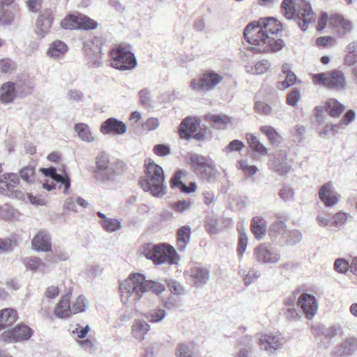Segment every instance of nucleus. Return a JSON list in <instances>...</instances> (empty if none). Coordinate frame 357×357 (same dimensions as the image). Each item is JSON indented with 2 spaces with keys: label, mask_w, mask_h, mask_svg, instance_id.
I'll use <instances>...</instances> for the list:
<instances>
[{
  "label": "nucleus",
  "mask_w": 357,
  "mask_h": 357,
  "mask_svg": "<svg viewBox=\"0 0 357 357\" xmlns=\"http://www.w3.org/2000/svg\"><path fill=\"white\" fill-rule=\"evenodd\" d=\"M117 176L115 167L110 162L109 155L105 152L98 153L94 170L96 180L100 183L109 184L114 183Z\"/></svg>",
  "instance_id": "nucleus-6"
},
{
  "label": "nucleus",
  "mask_w": 357,
  "mask_h": 357,
  "mask_svg": "<svg viewBox=\"0 0 357 357\" xmlns=\"http://www.w3.org/2000/svg\"><path fill=\"white\" fill-rule=\"evenodd\" d=\"M52 178L58 183H61L64 185L63 192L65 194L68 192L69 188L70 187V178L67 175H62L56 172Z\"/></svg>",
  "instance_id": "nucleus-60"
},
{
  "label": "nucleus",
  "mask_w": 357,
  "mask_h": 357,
  "mask_svg": "<svg viewBox=\"0 0 357 357\" xmlns=\"http://www.w3.org/2000/svg\"><path fill=\"white\" fill-rule=\"evenodd\" d=\"M111 66L119 70H127L134 68L137 65V59L134 54L123 47H118L110 52Z\"/></svg>",
  "instance_id": "nucleus-8"
},
{
  "label": "nucleus",
  "mask_w": 357,
  "mask_h": 357,
  "mask_svg": "<svg viewBox=\"0 0 357 357\" xmlns=\"http://www.w3.org/2000/svg\"><path fill=\"white\" fill-rule=\"evenodd\" d=\"M53 21L52 9L47 8L42 9L36 22V33L40 38H43L50 32Z\"/></svg>",
  "instance_id": "nucleus-12"
},
{
  "label": "nucleus",
  "mask_w": 357,
  "mask_h": 357,
  "mask_svg": "<svg viewBox=\"0 0 357 357\" xmlns=\"http://www.w3.org/2000/svg\"><path fill=\"white\" fill-rule=\"evenodd\" d=\"M17 320V312L11 308L0 310V331L12 325Z\"/></svg>",
  "instance_id": "nucleus-31"
},
{
  "label": "nucleus",
  "mask_w": 357,
  "mask_h": 357,
  "mask_svg": "<svg viewBox=\"0 0 357 357\" xmlns=\"http://www.w3.org/2000/svg\"><path fill=\"white\" fill-rule=\"evenodd\" d=\"M0 218L14 221L18 218V212L8 204L0 206Z\"/></svg>",
  "instance_id": "nucleus-42"
},
{
  "label": "nucleus",
  "mask_w": 357,
  "mask_h": 357,
  "mask_svg": "<svg viewBox=\"0 0 357 357\" xmlns=\"http://www.w3.org/2000/svg\"><path fill=\"white\" fill-rule=\"evenodd\" d=\"M294 189L288 185H283L279 192L280 198L284 202L294 199Z\"/></svg>",
  "instance_id": "nucleus-55"
},
{
  "label": "nucleus",
  "mask_w": 357,
  "mask_h": 357,
  "mask_svg": "<svg viewBox=\"0 0 357 357\" xmlns=\"http://www.w3.org/2000/svg\"><path fill=\"white\" fill-rule=\"evenodd\" d=\"M13 1L0 2V21L3 24H10L13 19V13L10 10Z\"/></svg>",
  "instance_id": "nucleus-37"
},
{
  "label": "nucleus",
  "mask_w": 357,
  "mask_h": 357,
  "mask_svg": "<svg viewBox=\"0 0 357 357\" xmlns=\"http://www.w3.org/2000/svg\"><path fill=\"white\" fill-rule=\"evenodd\" d=\"M255 111L263 115H270L272 112V107L264 102L258 101L255 105Z\"/></svg>",
  "instance_id": "nucleus-61"
},
{
  "label": "nucleus",
  "mask_w": 357,
  "mask_h": 357,
  "mask_svg": "<svg viewBox=\"0 0 357 357\" xmlns=\"http://www.w3.org/2000/svg\"><path fill=\"white\" fill-rule=\"evenodd\" d=\"M247 141L250 147L257 153L261 155H266L268 153V149L259 140V139L251 133L246 135Z\"/></svg>",
  "instance_id": "nucleus-36"
},
{
  "label": "nucleus",
  "mask_w": 357,
  "mask_h": 357,
  "mask_svg": "<svg viewBox=\"0 0 357 357\" xmlns=\"http://www.w3.org/2000/svg\"><path fill=\"white\" fill-rule=\"evenodd\" d=\"M150 325L142 319H135L132 326V336L141 342L144 340L145 335L150 331Z\"/></svg>",
  "instance_id": "nucleus-27"
},
{
  "label": "nucleus",
  "mask_w": 357,
  "mask_h": 357,
  "mask_svg": "<svg viewBox=\"0 0 357 357\" xmlns=\"http://www.w3.org/2000/svg\"><path fill=\"white\" fill-rule=\"evenodd\" d=\"M100 224L107 232H114L121 227V222L116 218H108L105 220H102Z\"/></svg>",
  "instance_id": "nucleus-47"
},
{
  "label": "nucleus",
  "mask_w": 357,
  "mask_h": 357,
  "mask_svg": "<svg viewBox=\"0 0 357 357\" xmlns=\"http://www.w3.org/2000/svg\"><path fill=\"white\" fill-rule=\"evenodd\" d=\"M259 276L260 273L257 269L254 268L250 269L243 278L245 284L246 286L250 285L254 282L255 280L259 278Z\"/></svg>",
  "instance_id": "nucleus-63"
},
{
  "label": "nucleus",
  "mask_w": 357,
  "mask_h": 357,
  "mask_svg": "<svg viewBox=\"0 0 357 357\" xmlns=\"http://www.w3.org/2000/svg\"><path fill=\"white\" fill-rule=\"evenodd\" d=\"M223 76L213 70L203 73L197 79L191 81L190 86L197 91H208L213 90L222 80Z\"/></svg>",
  "instance_id": "nucleus-9"
},
{
  "label": "nucleus",
  "mask_w": 357,
  "mask_h": 357,
  "mask_svg": "<svg viewBox=\"0 0 357 357\" xmlns=\"http://www.w3.org/2000/svg\"><path fill=\"white\" fill-rule=\"evenodd\" d=\"M180 357H196L192 343L180 344Z\"/></svg>",
  "instance_id": "nucleus-53"
},
{
  "label": "nucleus",
  "mask_w": 357,
  "mask_h": 357,
  "mask_svg": "<svg viewBox=\"0 0 357 357\" xmlns=\"http://www.w3.org/2000/svg\"><path fill=\"white\" fill-rule=\"evenodd\" d=\"M324 109L333 118H338L344 111L345 106L336 99H328L324 103Z\"/></svg>",
  "instance_id": "nucleus-28"
},
{
  "label": "nucleus",
  "mask_w": 357,
  "mask_h": 357,
  "mask_svg": "<svg viewBox=\"0 0 357 357\" xmlns=\"http://www.w3.org/2000/svg\"><path fill=\"white\" fill-rule=\"evenodd\" d=\"M32 334L31 328L24 324L17 326L12 331L13 337L16 342L28 340Z\"/></svg>",
  "instance_id": "nucleus-32"
},
{
  "label": "nucleus",
  "mask_w": 357,
  "mask_h": 357,
  "mask_svg": "<svg viewBox=\"0 0 357 357\" xmlns=\"http://www.w3.org/2000/svg\"><path fill=\"white\" fill-rule=\"evenodd\" d=\"M253 50L255 52H277L282 50L284 46V42L282 39L275 40L273 36L271 37L268 43L261 45H253Z\"/></svg>",
  "instance_id": "nucleus-26"
},
{
  "label": "nucleus",
  "mask_w": 357,
  "mask_h": 357,
  "mask_svg": "<svg viewBox=\"0 0 357 357\" xmlns=\"http://www.w3.org/2000/svg\"><path fill=\"white\" fill-rule=\"evenodd\" d=\"M238 168L243 171L247 176H252L255 174L258 168L255 165H249L246 160H241L238 161Z\"/></svg>",
  "instance_id": "nucleus-52"
},
{
  "label": "nucleus",
  "mask_w": 357,
  "mask_h": 357,
  "mask_svg": "<svg viewBox=\"0 0 357 357\" xmlns=\"http://www.w3.org/2000/svg\"><path fill=\"white\" fill-rule=\"evenodd\" d=\"M188 162L194 169V171L199 174L206 167H210L211 158L198 154L188 153L186 156Z\"/></svg>",
  "instance_id": "nucleus-21"
},
{
  "label": "nucleus",
  "mask_w": 357,
  "mask_h": 357,
  "mask_svg": "<svg viewBox=\"0 0 357 357\" xmlns=\"http://www.w3.org/2000/svg\"><path fill=\"white\" fill-rule=\"evenodd\" d=\"M145 175L139 181L141 188L154 197L163 196L166 193L163 169L149 158L145 160Z\"/></svg>",
  "instance_id": "nucleus-4"
},
{
  "label": "nucleus",
  "mask_w": 357,
  "mask_h": 357,
  "mask_svg": "<svg viewBox=\"0 0 357 357\" xmlns=\"http://www.w3.org/2000/svg\"><path fill=\"white\" fill-rule=\"evenodd\" d=\"M199 174L203 178L208 181L215 179L217 177L218 175V171L212 159L210 162V167H205Z\"/></svg>",
  "instance_id": "nucleus-48"
},
{
  "label": "nucleus",
  "mask_w": 357,
  "mask_h": 357,
  "mask_svg": "<svg viewBox=\"0 0 357 357\" xmlns=\"http://www.w3.org/2000/svg\"><path fill=\"white\" fill-rule=\"evenodd\" d=\"M267 222L264 218L259 216L252 218L251 230L257 239H261L265 236Z\"/></svg>",
  "instance_id": "nucleus-29"
},
{
  "label": "nucleus",
  "mask_w": 357,
  "mask_h": 357,
  "mask_svg": "<svg viewBox=\"0 0 357 357\" xmlns=\"http://www.w3.org/2000/svg\"><path fill=\"white\" fill-rule=\"evenodd\" d=\"M165 287L158 282L146 280L141 273L130 275L120 284L121 301L124 304L139 301L144 293L151 291L155 294H161Z\"/></svg>",
  "instance_id": "nucleus-1"
},
{
  "label": "nucleus",
  "mask_w": 357,
  "mask_h": 357,
  "mask_svg": "<svg viewBox=\"0 0 357 357\" xmlns=\"http://www.w3.org/2000/svg\"><path fill=\"white\" fill-rule=\"evenodd\" d=\"M15 83L7 82L3 84L0 88V102L3 104H9L13 101L16 96L17 91Z\"/></svg>",
  "instance_id": "nucleus-24"
},
{
  "label": "nucleus",
  "mask_w": 357,
  "mask_h": 357,
  "mask_svg": "<svg viewBox=\"0 0 357 357\" xmlns=\"http://www.w3.org/2000/svg\"><path fill=\"white\" fill-rule=\"evenodd\" d=\"M138 254L151 261L155 266L162 264L172 266L177 264L178 255L176 249L166 243L144 244L139 247Z\"/></svg>",
  "instance_id": "nucleus-3"
},
{
  "label": "nucleus",
  "mask_w": 357,
  "mask_h": 357,
  "mask_svg": "<svg viewBox=\"0 0 357 357\" xmlns=\"http://www.w3.org/2000/svg\"><path fill=\"white\" fill-rule=\"evenodd\" d=\"M140 104L146 108H153L155 101L153 99L151 91L145 88L138 92Z\"/></svg>",
  "instance_id": "nucleus-40"
},
{
  "label": "nucleus",
  "mask_w": 357,
  "mask_h": 357,
  "mask_svg": "<svg viewBox=\"0 0 357 357\" xmlns=\"http://www.w3.org/2000/svg\"><path fill=\"white\" fill-rule=\"evenodd\" d=\"M355 117V112L352 109H349L346 112V114L343 116L338 123L331 124L330 126L331 130L334 132H338L340 130L344 129L346 126L354 121Z\"/></svg>",
  "instance_id": "nucleus-35"
},
{
  "label": "nucleus",
  "mask_w": 357,
  "mask_h": 357,
  "mask_svg": "<svg viewBox=\"0 0 357 357\" xmlns=\"http://www.w3.org/2000/svg\"><path fill=\"white\" fill-rule=\"evenodd\" d=\"M206 119L213 123V126L216 129H225L227 124L231 122V118L225 114H213L206 115Z\"/></svg>",
  "instance_id": "nucleus-33"
},
{
  "label": "nucleus",
  "mask_w": 357,
  "mask_h": 357,
  "mask_svg": "<svg viewBox=\"0 0 357 357\" xmlns=\"http://www.w3.org/2000/svg\"><path fill=\"white\" fill-rule=\"evenodd\" d=\"M127 127L124 122L116 118H109L104 121L100 127V131L103 135L114 133L123 135L126 132Z\"/></svg>",
  "instance_id": "nucleus-19"
},
{
  "label": "nucleus",
  "mask_w": 357,
  "mask_h": 357,
  "mask_svg": "<svg viewBox=\"0 0 357 357\" xmlns=\"http://www.w3.org/2000/svg\"><path fill=\"white\" fill-rule=\"evenodd\" d=\"M282 1L281 8L287 20H298V24L302 31L307 29L310 24L316 21V15L311 5L307 1Z\"/></svg>",
  "instance_id": "nucleus-5"
},
{
  "label": "nucleus",
  "mask_w": 357,
  "mask_h": 357,
  "mask_svg": "<svg viewBox=\"0 0 357 357\" xmlns=\"http://www.w3.org/2000/svg\"><path fill=\"white\" fill-rule=\"evenodd\" d=\"M200 119L197 117H187L180 124V138H193L197 141L203 140L204 135L196 132L200 125Z\"/></svg>",
  "instance_id": "nucleus-11"
},
{
  "label": "nucleus",
  "mask_w": 357,
  "mask_h": 357,
  "mask_svg": "<svg viewBox=\"0 0 357 357\" xmlns=\"http://www.w3.org/2000/svg\"><path fill=\"white\" fill-rule=\"evenodd\" d=\"M282 29L280 22L273 17L261 18L247 25L244 30V37L251 45H261L268 43L271 37Z\"/></svg>",
  "instance_id": "nucleus-2"
},
{
  "label": "nucleus",
  "mask_w": 357,
  "mask_h": 357,
  "mask_svg": "<svg viewBox=\"0 0 357 357\" xmlns=\"http://www.w3.org/2000/svg\"><path fill=\"white\" fill-rule=\"evenodd\" d=\"M185 273L186 275L190 276L194 285L197 287H202L206 284L210 277V271L206 267L195 266Z\"/></svg>",
  "instance_id": "nucleus-18"
},
{
  "label": "nucleus",
  "mask_w": 357,
  "mask_h": 357,
  "mask_svg": "<svg viewBox=\"0 0 357 357\" xmlns=\"http://www.w3.org/2000/svg\"><path fill=\"white\" fill-rule=\"evenodd\" d=\"M257 339L260 348L268 354H273L282 344V339L279 335L259 334Z\"/></svg>",
  "instance_id": "nucleus-14"
},
{
  "label": "nucleus",
  "mask_w": 357,
  "mask_h": 357,
  "mask_svg": "<svg viewBox=\"0 0 357 357\" xmlns=\"http://www.w3.org/2000/svg\"><path fill=\"white\" fill-rule=\"evenodd\" d=\"M144 317L151 323H159L166 316V312L161 308H154L144 314Z\"/></svg>",
  "instance_id": "nucleus-41"
},
{
  "label": "nucleus",
  "mask_w": 357,
  "mask_h": 357,
  "mask_svg": "<svg viewBox=\"0 0 357 357\" xmlns=\"http://www.w3.org/2000/svg\"><path fill=\"white\" fill-rule=\"evenodd\" d=\"M319 195L327 207H333L340 201V195L333 188L331 182H328L320 188Z\"/></svg>",
  "instance_id": "nucleus-16"
},
{
  "label": "nucleus",
  "mask_w": 357,
  "mask_h": 357,
  "mask_svg": "<svg viewBox=\"0 0 357 357\" xmlns=\"http://www.w3.org/2000/svg\"><path fill=\"white\" fill-rule=\"evenodd\" d=\"M70 293H68L63 296L57 303L55 310L54 315L60 319L66 318L72 313V309L70 304Z\"/></svg>",
  "instance_id": "nucleus-25"
},
{
  "label": "nucleus",
  "mask_w": 357,
  "mask_h": 357,
  "mask_svg": "<svg viewBox=\"0 0 357 357\" xmlns=\"http://www.w3.org/2000/svg\"><path fill=\"white\" fill-rule=\"evenodd\" d=\"M283 238H285L287 245H294L301 241L302 234L298 229L287 230Z\"/></svg>",
  "instance_id": "nucleus-44"
},
{
  "label": "nucleus",
  "mask_w": 357,
  "mask_h": 357,
  "mask_svg": "<svg viewBox=\"0 0 357 357\" xmlns=\"http://www.w3.org/2000/svg\"><path fill=\"white\" fill-rule=\"evenodd\" d=\"M61 26L65 29H78V15H68L61 21Z\"/></svg>",
  "instance_id": "nucleus-46"
},
{
  "label": "nucleus",
  "mask_w": 357,
  "mask_h": 357,
  "mask_svg": "<svg viewBox=\"0 0 357 357\" xmlns=\"http://www.w3.org/2000/svg\"><path fill=\"white\" fill-rule=\"evenodd\" d=\"M21 178L27 183H33L35 177V169L31 165H28L20 171Z\"/></svg>",
  "instance_id": "nucleus-50"
},
{
  "label": "nucleus",
  "mask_w": 357,
  "mask_h": 357,
  "mask_svg": "<svg viewBox=\"0 0 357 357\" xmlns=\"http://www.w3.org/2000/svg\"><path fill=\"white\" fill-rule=\"evenodd\" d=\"M313 81L317 84H320L328 89L337 91L344 90L347 86L344 73L337 70L315 74L313 75Z\"/></svg>",
  "instance_id": "nucleus-7"
},
{
  "label": "nucleus",
  "mask_w": 357,
  "mask_h": 357,
  "mask_svg": "<svg viewBox=\"0 0 357 357\" xmlns=\"http://www.w3.org/2000/svg\"><path fill=\"white\" fill-rule=\"evenodd\" d=\"M269 67V62L267 60H262L257 63L254 67H252L250 72L254 75H261L266 72ZM248 71L250 72V70Z\"/></svg>",
  "instance_id": "nucleus-54"
},
{
  "label": "nucleus",
  "mask_w": 357,
  "mask_h": 357,
  "mask_svg": "<svg viewBox=\"0 0 357 357\" xmlns=\"http://www.w3.org/2000/svg\"><path fill=\"white\" fill-rule=\"evenodd\" d=\"M68 50L67 45L61 40H56L52 43L48 51L47 55L52 58H59L63 56Z\"/></svg>",
  "instance_id": "nucleus-39"
},
{
  "label": "nucleus",
  "mask_w": 357,
  "mask_h": 357,
  "mask_svg": "<svg viewBox=\"0 0 357 357\" xmlns=\"http://www.w3.org/2000/svg\"><path fill=\"white\" fill-rule=\"evenodd\" d=\"M88 301L86 298L83 296H79L75 301L72 303V313L76 314L79 312H85L88 307Z\"/></svg>",
  "instance_id": "nucleus-45"
},
{
  "label": "nucleus",
  "mask_w": 357,
  "mask_h": 357,
  "mask_svg": "<svg viewBox=\"0 0 357 357\" xmlns=\"http://www.w3.org/2000/svg\"><path fill=\"white\" fill-rule=\"evenodd\" d=\"M348 218V214L344 212H338L335 213L332 219L331 224L334 227H340L343 225Z\"/></svg>",
  "instance_id": "nucleus-59"
},
{
  "label": "nucleus",
  "mask_w": 357,
  "mask_h": 357,
  "mask_svg": "<svg viewBox=\"0 0 357 357\" xmlns=\"http://www.w3.org/2000/svg\"><path fill=\"white\" fill-rule=\"evenodd\" d=\"M153 153L160 157H164L171 154V149L169 145L156 144L153 147Z\"/></svg>",
  "instance_id": "nucleus-62"
},
{
  "label": "nucleus",
  "mask_w": 357,
  "mask_h": 357,
  "mask_svg": "<svg viewBox=\"0 0 357 357\" xmlns=\"http://www.w3.org/2000/svg\"><path fill=\"white\" fill-rule=\"evenodd\" d=\"M24 264L26 266L27 269L31 271H36L40 266H45V264L41 261V259L37 257H26L24 259Z\"/></svg>",
  "instance_id": "nucleus-49"
},
{
  "label": "nucleus",
  "mask_w": 357,
  "mask_h": 357,
  "mask_svg": "<svg viewBox=\"0 0 357 357\" xmlns=\"http://www.w3.org/2000/svg\"><path fill=\"white\" fill-rule=\"evenodd\" d=\"M285 79L279 83V88L282 90H284L296 83V76L291 72L285 75Z\"/></svg>",
  "instance_id": "nucleus-57"
},
{
  "label": "nucleus",
  "mask_w": 357,
  "mask_h": 357,
  "mask_svg": "<svg viewBox=\"0 0 357 357\" xmlns=\"http://www.w3.org/2000/svg\"><path fill=\"white\" fill-rule=\"evenodd\" d=\"M78 29H95L98 26V23L95 20L82 14H78Z\"/></svg>",
  "instance_id": "nucleus-43"
},
{
  "label": "nucleus",
  "mask_w": 357,
  "mask_h": 357,
  "mask_svg": "<svg viewBox=\"0 0 357 357\" xmlns=\"http://www.w3.org/2000/svg\"><path fill=\"white\" fill-rule=\"evenodd\" d=\"M260 131L267 137L270 144L275 146L280 144L281 136L273 127L263 126L260 127Z\"/></svg>",
  "instance_id": "nucleus-38"
},
{
  "label": "nucleus",
  "mask_w": 357,
  "mask_h": 357,
  "mask_svg": "<svg viewBox=\"0 0 357 357\" xmlns=\"http://www.w3.org/2000/svg\"><path fill=\"white\" fill-rule=\"evenodd\" d=\"M20 179L17 174L6 173L0 176V192L6 194L17 186Z\"/></svg>",
  "instance_id": "nucleus-23"
},
{
  "label": "nucleus",
  "mask_w": 357,
  "mask_h": 357,
  "mask_svg": "<svg viewBox=\"0 0 357 357\" xmlns=\"http://www.w3.org/2000/svg\"><path fill=\"white\" fill-rule=\"evenodd\" d=\"M74 129L81 140L86 142H93L94 141L92 132L87 124L83 123H77L75 125Z\"/></svg>",
  "instance_id": "nucleus-34"
},
{
  "label": "nucleus",
  "mask_w": 357,
  "mask_h": 357,
  "mask_svg": "<svg viewBox=\"0 0 357 357\" xmlns=\"http://www.w3.org/2000/svg\"><path fill=\"white\" fill-rule=\"evenodd\" d=\"M340 328L337 326L327 327L324 325L319 326L317 328V333L318 335L324 337V340L321 341V344L327 347L331 344V340L334 338L338 333Z\"/></svg>",
  "instance_id": "nucleus-22"
},
{
  "label": "nucleus",
  "mask_w": 357,
  "mask_h": 357,
  "mask_svg": "<svg viewBox=\"0 0 357 357\" xmlns=\"http://www.w3.org/2000/svg\"><path fill=\"white\" fill-rule=\"evenodd\" d=\"M191 229L188 226L180 227V243L184 244L183 246L180 245V251L185 250L186 245H188L190 240Z\"/></svg>",
  "instance_id": "nucleus-51"
},
{
  "label": "nucleus",
  "mask_w": 357,
  "mask_h": 357,
  "mask_svg": "<svg viewBox=\"0 0 357 357\" xmlns=\"http://www.w3.org/2000/svg\"><path fill=\"white\" fill-rule=\"evenodd\" d=\"M282 219V216L281 215H276V220L269 227V232L271 236L277 238L279 235H281L283 238L285 235L287 231L286 225L287 220H284Z\"/></svg>",
  "instance_id": "nucleus-30"
},
{
  "label": "nucleus",
  "mask_w": 357,
  "mask_h": 357,
  "mask_svg": "<svg viewBox=\"0 0 357 357\" xmlns=\"http://www.w3.org/2000/svg\"><path fill=\"white\" fill-rule=\"evenodd\" d=\"M329 24L335 29V31L340 37H343L349 33L353 28L350 21L338 14H333L331 16Z\"/></svg>",
  "instance_id": "nucleus-20"
},
{
  "label": "nucleus",
  "mask_w": 357,
  "mask_h": 357,
  "mask_svg": "<svg viewBox=\"0 0 357 357\" xmlns=\"http://www.w3.org/2000/svg\"><path fill=\"white\" fill-rule=\"evenodd\" d=\"M31 248L38 252H50L52 250V239L50 234L45 231H39L31 241Z\"/></svg>",
  "instance_id": "nucleus-17"
},
{
  "label": "nucleus",
  "mask_w": 357,
  "mask_h": 357,
  "mask_svg": "<svg viewBox=\"0 0 357 357\" xmlns=\"http://www.w3.org/2000/svg\"><path fill=\"white\" fill-rule=\"evenodd\" d=\"M254 256L261 264H275L281 259L280 251L269 243H261L256 247Z\"/></svg>",
  "instance_id": "nucleus-10"
},
{
  "label": "nucleus",
  "mask_w": 357,
  "mask_h": 357,
  "mask_svg": "<svg viewBox=\"0 0 357 357\" xmlns=\"http://www.w3.org/2000/svg\"><path fill=\"white\" fill-rule=\"evenodd\" d=\"M160 126V121L158 118L150 117L144 121L142 126V128L147 131L151 132L155 130Z\"/></svg>",
  "instance_id": "nucleus-56"
},
{
  "label": "nucleus",
  "mask_w": 357,
  "mask_h": 357,
  "mask_svg": "<svg viewBox=\"0 0 357 357\" xmlns=\"http://www.w3.org/2000/svg\"><path fill=\"white\" fill-rule=\"evenodd\" d=\"M287 153L284 151H279L273 159L269 160L268 165L271 171L280 175L287 174L290 170V165L287 162Z\"/></svg>",
  "instance_id": "nucleus-15"
},
{
  "label": "nucleus",
  "mask_w": 357,
  "mask_h": 357,
  "mask_svg": "<svg viewBox=\"0 0 357 357\" xmlns=\"http://www.w3.org/2000/svg\"><path fill=\"white\" fill-rule=\"evenodd\" d=\"M334 268L340 273L350 271V264L344 259H337L334 263Z\"/></svg>",
  "instance_id": "nucleus-58"
},
{
  "label": "nucleus",
  "mask_w": 357,
  "mask_h": 357,
  "mask_svg": "<svg viewBox=\"0 0 357 357\" xmlns=\"http://www.w3.org/2000/svg\"><path fill=\"white\" fill-rule=\"evenodd\" d=\"M297 305L307 319H312L317 313L319 308V303L316 298L307 293H303L299 296Z\"/></svg>",
  "instance_id": "nucleus-13"
},
{
  "label": "nucleus",
  "mask_w": 357,
  "mask_h": 357,
  "mask_svg": "<svg viewBox=\"0 0 357 357\" xmlns=\"http://www.w3.org/2000/svg\"><path fill=\"white\" fill-rule=\"evenodd\" d=\"M301 98V93L298 89L292 90L287 96V102L291 106H296Z\"/></svg>",
  "instance_id": "nucleus-64"
}]
</instances>
